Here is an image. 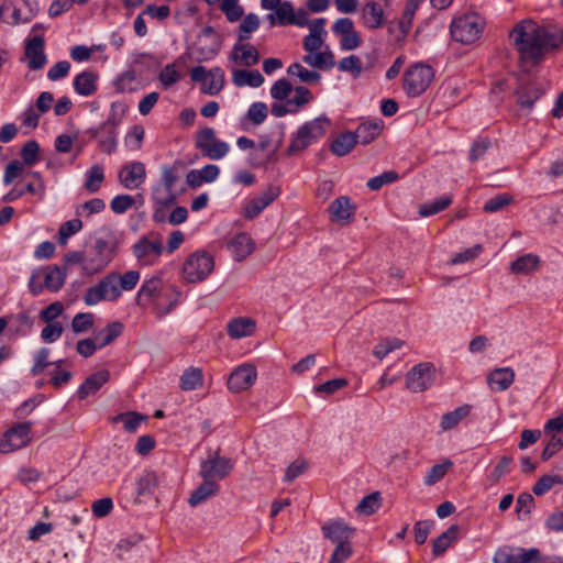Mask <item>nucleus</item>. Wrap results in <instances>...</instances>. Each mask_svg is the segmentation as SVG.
I'll return each mask as SVG.
<instances>
[{
    "instance_id": "nucleus-56",
    "label": "nucleus",
    "mask_w": 563,
    "mask_h": 563,
    "mask_svg": "<svg viewBox=\"0 0 563 563\" xmlns=\"http://www.w3.org/2000/svg\"><path fill=\"white\" fill-rule=\"evenodd\" d=\"M158 485V477L156 473L148 472L137 481L136 493L139 496L151 494Z\"/></svg>"
},
{
    "instance_id": "nucleus-35",
    "label": "nucleus",
    "mask_w": 563,
    "mask_h": 563,
    "mask_svg": "<svg viewBox=\"0 0 563 563\" xmlns=\"http://www.w3.org/2000/svg\"><path fill=\"white\" fill-rule=\"evenodd\" d=\"M218 492L219 485L216 482L203 479V483L192 492L188 503L191 507H196L217 495Z\"/></svg>"
},
{
    "instance_id": "nucleus-55",
    "label": "nucleus",
    "mask_w": 563,
    "mask_h": 563,
    "mask_svg": "<svg viewBox=\"0 0 563 563\" xmlns=\"http://www.w3.org/2000/svg\"><path fill=\"white\" fill-rule=\"evenodd\" d=\"M417 8L418 2L416 0H408L406 8L402 12V15L399 20V29L404 35H407L411 29L412 19Z\"/></svg>"
},
{
    "instance_id": "nucleus-21",
    "label": "nucleus",
    "mask_w": 563,
    "mask_h": 563,
    "mask_svg": "<svg viewBox=\"0 0 563 563\" xmlns=\"http://www.w3.org/2000/svg\"><path fill=\"white\" fill-rule=\"evenodd\" d=\"M280 195L278 186H269L257 197L249 200L244 207V217L246 219H254L266 207H268Z\"/></svg>"
},
{
    "instance_id": "nucleus-36",
    "label": "nucleus",
    "mask_w": 563,
    "mask_h": 563,
    "mask_svg": "<svg viewBox=\"0 0 563 563\" xmlns=\"http://www.w3.org/2000/svg\"><path fill=\"white\" fill-rule=\"evenodd\" d=\"M97 76L91 71H82L74 79V89L80 96H91L97 90Z\"/></svg>"
},
{
    "instance_id": "nucleus-18",
    "label": "nucleus",
    "mask_w": 563,
    "mask_h": 563,
    "mask_svg": "<svg viewBox=\"0 0 563 563\" xmlns=\"http://www.w3.org/2000/svg\"><path fill=\"white\" fill-rule=\"evenodd\" d=\"M539 556L540 552L534 548L529 550L504 548L496 552L494 563H534L539 560Z\"/></svg>"
},
{
    "instance_id": "nucleus-33",
    "label": "nucleus",
    "mask_w": 563,
    "mask_h": 563,
    "mask_svg": "<svg viewBox=\"0 0 563 563\" xmlns=\"http://www.w3.org/2000/svg\"><path fill=\"white\" fill-rule=\"evenodd\" d=\"M232 81L236 87L257 88L263 85L264 77L258 70L235 69L232 73Z\"/></svg>"
},
{
    "instance_id": "nucleus-3",
    "label": "nucleus",
    "mask_w": 563,
    "mask_h": 563,
    "mask_svg": "<svg viewBox=\"0 0 563 563\" xmlns=\"http://www.w3.org/2000/svg\"><path fill=\"white\" fill-rule=\"evenodd\" d=\"M125 112V104L121 102H112L107 120L98 128L87 130V133L98 141V146L101 152L111 155L117 151L118 126L122 122Z\"/></svg>"
},
{
    "instance_id": "nucleus-11",
    "label": "nucleus",
    "mask_w": 563,
    "mask_h": 563,
    "mask_svg": "<svg viewBox=\"0 0 563 563\" xmlns=\"http://www.w3.org/2000/svg\"><path fill=\"white\" fill-rule=\"evenodd\" d=\"M180 162H175L173 166H164L162 170V181L164 189L155 188L153 192L154 200L163 206L174 203L176 196L174 194V186L179 179L178 170Z\"/></svg>"
},
{
    "instance_id": "nucleus-60",
    "label": "nucleus",
    "mask_w": 563,
    "mask_h": 563,
    "mask_svg": "<svg viewBox=\"0 0 563 563\" xmlns=\"http://www.w3.org/2000/svg\"><path fill=\"white\" fill-rule=\"evenodd\" d=\"M40 152V145L36 141L26 142L21 150V158L23 161L22 164L26 166H33L37 162V156Z\"/></svg>"
},
{
    "instance_id": "nucleus-37",
    "label": "nucleus",
    "mask_w": 563,
    "mask_h": 563,
    "mask_svg": "<svg viewBox=\"0 0 563 563\" xmlns=\"http://www.w3.org/2000/svg\"><path fill=\"white\" fill-rule=\"evenodd\" d=\"M540 265V258L534 254H525L514 261L510 265V271L512 274L521 275L529 274L538 269Z\"/></svg>"
},
{
    "instance_id": "nucleus-1",
    "label": "nucleus",
    "mask_w": 563,
    "mask_h": 563,
    "mask_svg": "<svg viewBox=\"0 0 563 563\" xmlns=\"http://www.w3.org/2000/svg\"><path fill=\"white\" fill-rule=\"evenodd\" d=\"M510 40L519 53L522 67L538 64L545 52L558 47L563 31L555 26H540L532 20H522L510 32Z\"/></svg>"
},
{
    "instance_id": "nucleus-53",
    "label": "nucleus",
    "mask_w": 563,
    "mask_h": 563,
    "mask_svg": "<svg viewBox=\"0 0 563 563\" xmlns=\"http://www.w3.org/2000/svg\"><path fill=\"white\" fill-rule=\"evenodd\" d=\"M338 68L341 71L350 73L354 78H358L363 71L361 58L356 55L343 57L339 62Z\"/></svg>"
},
{
    "instance_id": "nucleus-50",
    "label": "nucleus",
    "mask_w": 563,
    "mask_h": 563,
    "mask_svg": "<svg viewBox=\"0 0 563 563\" xmlns=\"http://www.w3.org/2000/svg\"><path fill=\"white\" fill-rule=\"evenodd\" d=\"M404 344H405V342L400 339L386 338V339H383L378 344L375 345V347L373 350V354L378 360H383L385 356H387L393 351L400 349Z\"/></svg>"
},
{
    "instance_id": "nucleus-2",
    "label": "nucleus",
    "mask_w": 563,
    "mask_h": 563,
    "mask_svg": "<svg viewBox=\"0 0 563 563\" xmlns=\"http://www.w3.org/2000/svg\"><path fill=\"white\" fill-rule=\"evenodd\" d=\"M140 272L128 271L123 275L110 273L96 285L87 288L84 295V302L87 306H95L100 301H115L122 291H130L135 288L140 280Z\"/></svg>"
},
{
    "instance_id": "nucleus-19",
    "label": "nucleus",
    "mask_w": 563,
    "mask_h": 563,
    "mask_svg": "<svg viewBox=\"0 0 563 563\" xmlns=\"http://www.w3.org/2000/svg\"><path fill=\"white\" fill-rule=\"evenodd\" d=\"M257 372L251 364L238 366L228 378V387L233 393L249 389L256 380Z\"/></svg>"
},
{
    "instance_id": "nucleus-5",
    "label": "nucleus",
    "mask_w": 563,
    "mask_h": 563,
    "mask_svg": "<svg viewBox=\"0 0 563 563\" xmlns=\"http://www.w3.org/2000/svg\"><path fill=\"white\" fill-rule=\"evenodd\" d=\"M434 79V70L424 63L410 65L402 76V88L408 97L421 96Z\"/></svg>"
},
{
    "instance_id": "nucleus-10",
    "label": "nucleus",
    "mask_w": 563,
    "mask_h": 563,
    "mask_svg": "<svg viewBox=\"0 0 563 563\" xmlns=\"http://www.w3.org/2000/svg\"><path fill=\"white\" fill-rule=\"evenodd\" d=\"M190 78L195 82H201V91L210 96L218 95L225 81L224 70L220 67H213L208 71L203 66L192 67Z\"/></svg>"
},
{
    "instance_id": "nucleus-51",
    "label": "nucleus",
    "mask_w": 563,
    "mask_h": 563,
    "mask_svg": "<svg viewBox=\"0 0 563 563\" xmlns=\"http://www.w3.org/2000/svg\"><path fill=\"white\" fill-rule=\"evenodd\" d=\"M260 26V19L254 13H249L244 16L239 25V41L244 42L250 38L252 32L256 31Z\"/></svg>"
},
{
    "instance_id": "nucleus-8",
    "label": "nucleus",
    "mask_w": 563,
    "mask_h": 563,
    "mask_svg": "<svg viewBox=\"0 0 563 563\" xmlns=\"http://www.w3.org/2000/svg\"><path fill=\"white\" fill-rule=\"evenodd\" d=\"M484 30V20L475 14H464L453 20L451 35L454 41L462 44H472L479 38Z\"/></svg>"
},
{
    "instance_id": "nucleus-15",
    "label": "nucleus",
    "mask_w": 563,
    "mask_h": 563,
    "mask_svg": "<svg viewBox=\"0 0 563 563\" xmlns=\"http://www.w3.org/2000/svg\"><path fill=\"white\" fill-rule=\"evenodd\" d=\"M387 21L384 8L374 0L367 1L360 9V23L371 31L384 27Z\"/></svg>"
},
{
    "instance_id": "nucleus-45",
    "label": "nucleus",
    "mask_w": 563,
    "mask_h": 563,
    "mask_svg": "<svg viewBox=\"0 0 563 563\" xmlns=\"http://www.w3.org/2000/svg\"><path fill=\"white\" fill-rule=\"evenodd\" d=\"M145 419L146 416H143L135 411H128L114 416L111 419V421L113 423L122 422L123 429L126 432L134 433L139 429L141 422L144 421Z\"/></svg>"
},
{
    "instance_id": "nucleus-44",
    "label": "nucleus",
    "mask_w": 563,
    "mask_h": 563,
    "mask_svg": "<svg viewBox=\"0 0 563 563\" xmlns=\"http://www.w3.org/2000/svg\"><path fill=\"white\" fill-rule=\"evenodd\" d=\"M104 181V170L100 165H93L86 172L84 188L89 194L99 191Z\"/></svg>"
},
{
    "instance_id": "nucleus-6",
    "label": "nucleus",
    "mask_w": 563,
    "mask_h": 563,
    "mask_svg": "<svg viewBox=\"0 0 563 563\" xmlns=\"http://www.w3.org/2000/svg\"><path fill=\"white\" fill-rule=\"evenodd\" d=\"M114 254L115 245L113 242L97 239L86 253L85 273L93 275L101 272L112 262Z\"/></svg>"
},
{
    "instance_id": "nucleus-27",
    "label": "nucleus",
    "mask_w": 563,
    "mask_h": 563,
    "mask_svg": "<svg viewBox=\"0 0 563 563\" xmlns=\"http://www.w3.org/2000/svg\"><path fill=\"white\" fill-rule=\"evenodd\" d=\"M383 128L384 122L380 119H374L360 123L353 133L357 143L366 145L379 136Z\"/></svg>"
},
{
    "instance_id": "nucleus-25",
    "label": "nucleus",
    "mask_w": 563,
    "mask_h": 563,
    "mask_svg": "<svg viewBox=\"0 0 563 563\" xmlns=\"http://www.w3.org/2000/svg\"><path fill=\"white\" fill-rule=\"evenodd\" d=\"M255 243L245 232H241L228 242V250L238 262L245 260L253 251Z\"/></svg>"
},
{
    "instance_id": "nucleus-13",
    "label": "nucleus",
    "mask_w": 563,
    "mask_h": 563,
    "mask_svg": "<svg viewBox=\"0 0 563 563\" xmlns=\"http://www.w3.org/2000/svg\"><path fill=\"white\" fill-rule=\"evenodd\" d=\"M434 367L431 363L413 366L406 376V386L413 393H421L432 384Z\"/></svg>"
},
{
    "instance_id": "nucleus-4",
    "label": "nucleus",
    "mask_w": 563,
    "mask_h": 563,
    "mask_svg": "<svg viewBox=\"0 0 563 563\" xmlns=\"http://www.w3.org/2000/svg\"><path fill=\"white\" fill-rule=\"evenodd\" d=\"M330 125V120L325 115L316 118L301 125L287 148V154L292 155L303 151L317 140L321 139Z\"/></svg>"
},
{
    "instance_id": "nucleus-23",
    "label": "nucleus",
    "mask_w": 563,
    "mask_h": 563,
    "mask_svg": "<svg viewBox=\"0 0 563 563\" xmlns=\"http://www.w3.org/2000/svg\"><path fill=\"white\" fill-rule=\"evenodd\" d=\"M355 206L352 205L351 199L346 196L334 199L329 206L331 220L341 224H349L355 214Z\"/></svg>"
},
{
    "instance_id": "nucleus-47",
    "label": "nucleus",
    "mask_w": 563,
    "mask_h": 563,
    "mask_svg": "<svg viewBox=\"0 0 563 563\" xmlns=\"http://www.w3.org/2000/svg\"><path fill=\"white\" fill-rule=\"evenodd\" d=\"M453 467V462L450 459H444L442 463L433 465L427 473L423 483L427 486H432L440 482L446 473Z\"/></svg>"
},
{
    "instance_id": "nucleus-64",
    "label": "nucleus",
    "mask_w": 563,
    "mask_h": 563,
    "mask_svg": "<svg viewBox=\"0 0 563 563\" xmlns=\"http://www.w3.org/2000/svg\"><path fill=\"white\" fill-rule=\"evenodd\" d=\"M294 87L291 82L285 78L278 79L271 88V96L276 100H286Z\"/></svg>"
},
{
    "instance_id": "nucleus-58",
    "label": "nucleus",
    "mask_w": 563,
    "mask_h": 563,
    "mask_svg": "<svg viewBox=\"0 0 563 563\" xmlns=\"http://www.w3.org/2000/svg\"><path fill=\"white\" fill-rule=\"evenodd\" d=\"M220 8L230 22H236L243 15V8L239 0H222Z\"/></svg>"
},
{
    "instance_id": "nucleus-12",
    "label": "nucleus",
    "mask_w": 563,
    "mask_h": 563,
    "mask_svg": "<svg viewBox=\"0 0 563 563\" xmlns=\"http://www.w3.org/2000/svg\"><path fill=\"white\" fill-rule=\"evenodd\" d=\"M233 468L231 459L220 456L218 453L214 456L201 462L199 475L203 479L221 481L227 477Z\"/></svg>"
},
{
    "instance_id": "nucleus-59",
    "label": "nucleus",
    "mask_w": 563,
    "mask_h": 563,
    "mask_svg": "<svg viewBox=\"0 0 563 563\" xmlns=\"http://www.w3.org/2000/svg\"><path fill=\"white\" fill-rule=\"evenodd\" d=\"M181 76L175 64H167L159 73L158 79L164 88H169L180 80Z\"/></svg>"
},
{
    "instance_id": "nucleus-16",
    "label": "nucleus",
    "mask_w": 563,
    "mask_h": 563,
    "mask_svg": "<svg viewBox=\"0 0 563 563\" xmlns=\"http://www.w3.org/2000/svg\"><path fill=\"white\" fill-rule=\"evenodd\" d=\"M45 41L42 35L27 38L24 47V56L26 58L27 67L31 70L42 69L47 63L45 54Z\"/></svg>"
},
{
    "instance_id": "nucleus-61",
    "label": "nucleus",
    "mask_w": 563,
    "mask_h": 563,
    "mask_svg": "<svg viewBox=\"0 0 563 563\" xmlns=\"http://www.w3.org/2000/svg\"><path fill=\"white\" fill-rule=\"evenodd\" d=\"M534 499L531 494L522 493L516 501V511L519 519H526L532 511Z\"/></svg>"
},
{
    "instance_id": "nucleus-40",
    "label": "nucleus",
    "mask_w": 563,
    "mask_h": 563,
    "mask_svg": "<svg viewBox=\"0 0 563 563\" xmlns=\"http://www.w3.org/2000/svg\"><path fill=\"white\" fill-rule=\"evenodd\" d=\"M470 405L457 407L453 411L444 413L441 418L440 428L442 431H448L455 428L464 418L471 412Z\"/></svg>"
},
{
    "instance_id": "nucleus-46",
    "label": "nucleus",
    "mask_w": 563,
    "mask_h": 563,
    "mask_svg": "<svg viewBox=\"0 0 563 563\" xmlns=\"http://www.w3.org/2000/svg\"><path fill=\"white\" fill-rule=\"evenodd\" d=\"M287 74L289 76L298 77L299 81L303 84H316L321 79V75L318 71L309 70L299 63H292L289 65Z\"/></svg>"
},
{
    "instance_id": "nucleus-42",
    "label": "nucleus",
    "mask_w": 563,
    "mask_h": 563,
    "mask_svg": "<svg viewBox=\"0 0 563 563\" xmlns=\"http://www.w3.org/2000/svg\"><path fill=\"white\" fill-rule=\"evenodd\" d=\"M459 526L452 525L444 532H442L432 544V553L434 556L442 555L451 543L457 538Z\"/></svg>"
},
{
    "instance_id": "nucleus-38",
    "label": "nucleus",
    "mask_w": 563,
    "mask_h": 563,
    "mask_svg": "<svg viewBox=\"0 0 563 563\" xmlns=\"http://www.w3.org/2000/svg\"><path fill=\"white\" fill-rule=\"evenodd\" d=\"M203 385V374L198 367H189L180 376L179 387L184 391L195 390Z\"/></svg>"
},
{
    "instance_id": "nucleus-43",
    "label": "nucleus",
    "mask_w": 563,
    "mask_h": 563,
    "mask_svg": "<svg viewBox=\"0 0 563 563\" xmlns=\"http://www.w3.org/2000/svg\"><path fill=\"white\" fill-rule=\"evenodd\" d=\"M356 139L353 132H343L335 137L331 144V152L336 156H344L349 154L356 144Z\"/></svg>"
},
{
    "instance_id": "nucleus-28",
    "label": "nucleus",
    "mask_w": 563,
    "mask_h": 563,
    "mask_svg": "<svg viewBox=\"0 0 563 563\" xmlns=\"http://www.w3.org/2000/svg\"><path fill=\"white\" fill-rule=\"evenodd\" d=\"M327 20L324 18H318L310 22L309 24V34L303 40V48L308 53H312L318 51L322 44L323 38L322 35L325 34Z\"/></svg>"
},
{
    "instance_id": "nucleus-30",
    "label": "nucleus",
    "mask_w": 563,
    "mask_h": 563,
    "mask_svg": "<svg viewBox=\"0 0 563 563\" xmlns=\"http://www.w3.org/2000/svg\"><path fill=\"white\" fill-rule=\"evenodd\" d=\"M109 377L110 373L107 369H101L88 376L78 388V398L85 399L88 396L96 394L109 380Z\"/></svg>"
},
{
    "instance_id": "nucleus-22",
    "label": "nucleus",
    "mask_w": 563,
    "mask_h": 563,
    "mask_svg": "<svg viewBox=\"0 0 563 563\" xmlns=\"http://www.w3.org/2000/svg\"><path fill=\"white\" fill-rule=\"evenodd\" d=\"M321 530L324 538L334 544L350 543L355 530L347 526L342 519L330 520L322 525Z\"/></svg>"
},
{
    "instance_id": "nucleus-62",
    "label": "nucleus",
    "mask_w": 563,
    "mask_h": 563,
    "mask_svg": "<svg viewBox=\"0 0 563 563\" xmlns=\"http://www.w3.org/2000/svg\"><path fill=\"white\" fill-rule=\"evenodd\" d=\"M399 178V175L395 170H387L383 174L371 178L367 181V187L371 190H379L384 185L391 184Z\"/></svg>"
},
{
    "instance_id": "nucleus-39",
    "label": "nucleus",
    "mask_w": 563,
    "mask_h": 563,
    "mask_svg": "<svg viewBox=\"0 0 563 563\" xmlns=\"http://www.w3.org/2000/svg\"><path fill=\"white\" fill-rule=\"evenodd\" d=\"M302 59L307 65L319 69H331L334 66V55L331 51H316L305 55Z\"/></svg>"
},
{
    "instance_id": "nucleus-57",
    "label": "nucleus",
    "mask_w": 563,
    "mask_h": 563,
    "mask_svg": "<svg viewBox=\"0 0 563 563\" xmlns=\"http://www.w3.org/2000/svg\"><path fill=\"white\" fill-rule=\"evenodd\" d=\"M517 95H518V100H517L518 104L521 108L531 109L533 107V103L536 102V100L539 99L541 92L539 90L532 89L530 87H523L517 91Z\"/></svg>"
},
{
    "instance_id": "nucleus-14",
    "label": "nucleus",
    "mask_w": 563,
    "mask_h": 563,
    "mask_svg": "<svg viewBox=\"0 0 563 563\" xmlns=\"http://www.w3.org/2000/svg\"><path fill=\"white\" fill-rule=\"evenodd\" d=\"M163 244L161 240H151L142 236L133 245V254L142 265H153L163 253Z\"/></svg>"
},
{
    "instance_id": "nucleus-54",
    "label": "nucleus",
    "mask_w": 563,
    "mask_h": 563,
    "mask_svg": "<svg viewBox=\"0 0 563 563\" xmlns=\"http://www.w3.org/2000/svg\"><path fill=\"white\" fill-rule=\"evenodd\" d=\"M380 506V496L378 492L365 496L357 505L356 510L360 514L373 515Z\"/></svg>"
},
{
    "instance_id": "nucleus-20",
    "label": "nucleus",
    "mask_w": 563,
    "mask_h": 563,
    "mask_svg": "<svg viewBox=\"0 0 563 563\" xmlns=\"http://www.w3.org/2000/svg\"><path fill=\"white\" fill-rule=\"evenodd\" d=\"M195 49L198 54L197 60L199 62L209 60L218 54L220 43L211 26H206L202 30L198 36Z\"/></svg>"
},
{
    "instance_id": "nucleus-63",
    "label": "nucleus",
    "mask_w": 563,
    "mask_h": 563,
    "mask_svg": "<svg viewBox=\"0 0 563 563\" xmlns=\"http://www.w3.org/2000/svg\"><path fill=\"white\" fill-rule=\"evenodd\" d=\"M229 150L230 146L227 142L217 140L202 152V155L210 159L218 161L223 158L229 153Z\"/></svg>"
},
{
    "instance_id": "nucleus-34",
    "label": "nucleus",
    "mask_w": 563,
    "mask_h": 563,
    "mask_svg": "<svg viewBox=\"0 0 563 563\" xmlns=\"http://www.w3.org/2000/svg\"><path fill=\"white\" fill-rule=\"evenodd\" d=\"M255 330V322L250 318H236L227 325V332L232 339L250 336Z\"/></svg>"
},
{
    "instance_id": "nucleus-7",
    "label": "nucleus",
    "mask_w": 563,
    "mask_h": 563,
    "mask_svg": "<svg viewBox=\"0 0 563 563\" xmlns=\"http://www.w3.org/2000/svg\"><path fill=\"white\" fill-rule=\"evenodd\" d=\"M213 267V257L205 251H197L184 262L181 276L187 283H199L211 274Z\"/></svg>"
},
{
    "instance_id": "nucleus-41",
    "label": "nucleus",
    "mask_w": 563,
    "mask_h": 563,
    "mask_svg": "<svg viewBox=\"0 0 563 563\" xmlns=\"http://www.w3.org/2000/svg\"><path fill=\"white\" fill-rule=\"evenodd\" d=\"M123 331V324L119 321L109 323L104 329L96 334L92 339L96 341L98 349H102L111 344Z\"/></svg>"
},
{
    "instance_id": "nucleus-48",
    "label": "nucleus",
    "mask_w": 563,
    "mask_h": 563,
    "mask_svg": "<svg viewBox=\"0 0 563 563\" xmlns=\"http://www.w3.org/2000/svg\"><path fill=\"white\" fill-rule=\"evenodd\" d=\"M139 82L133 70H126L114 81L115 90L120 93H129L137 90Z\"/></svg>"
},
{
    "instance_id": "nucleus-32",
    "label": "nucleus",
    "mask_w": 563,
    "mask_h": 563,
    "mask_svg": "<svg viewBox=\"0 0 563 563\" xmlns=\"http://www.w3.org/2000/svg\"><path fill=\"white\" fill-rule=\"evenodd\" d=\"M180 291L175 285H166L162 294L157 297V303L155 308L161 313L170 312L179 301Z\"/></svg>"
},
{
    "instance_id": "nucleus-52",
    "label": "nucleus",
    "mask_w": 563,
    "mask_h": 563,
    "mask_svg": "<svg viewBox=\"0 0 563 563\" xmlns=\"http://www.w3.org/2000/svg\"><path fill=\"white\" fill-rule=\"evenodd\" d=\"M82 228V222L79 219H71L64 222L58 230V243L66 245L68 239L79 232Z\"/></svg>"
},
{
    "instance_id": "nucleus-9",
    "label": "nucleus",
    "mask_w": 563,
    "mask_h": 563,
    "mask_svg": "<svg viewBox=\"0 0 563 563\" xmlns=\"http://www.w3.org/2000/svg\"><path fill=\"white\" fill-rule=\"evenodd\" d=\"M33 422H20L9 428L0 440V452L11 453L26 446L31 442Z\"/></svg>"
},
{
    "instance_id": "nucleus-29",
    "label": "nucleus",
    "mask_w": 563,
    "mask_h": 563,
    "mask_svg": "<svg viewBox=\"0 0 563 563\" xmlns=\"http://www.w3.org/2000/svg\"><path fill=\"white\" fill-rule=\"evenodd\" d=\"M231 57L236 64L245 67L254 66L260 60L258 51L253 45L240 41L234 44Z\"/></svg>"
},
{
    "instance_id": "nucleus-26",
    "label": "nucleus",
    "mask_w": 563,
    "mask_h": 563,
    "mask_svg": "<svg viewBox=\"0 0 563 563\" xmlns=\"http://www.w3.org/2000/svg\"><path fill=\"white\" fill-rule=\"evenodd\" d=\"M44 282V290L57 292L65 284L66 269L56 265H49L38 269Z\"/></svg>"
},
{
    "instance_id": "nucleus-17",
    "label": "nucleus",
    "mask_w": 563,
    "mask_h": 563,
    "mask_svg": "<svg viewBox=\"0 0 563 563\" xmlns=\"http://www.w3.org/2000/svg\"><path fill=\"white\" fill-rule=\"evenodd\" d=\"M118 177L125 189H137L146 178L145 165L142 162L128 163L121 167Z\"/></svg>"
},
{
    "instance_id": "nucleus-49",
    "label": "nucleus",
    "mask_w": 563,
    "mask_h": 563,
    "mask_svg": "<svg viewBox=\"0 0 563 563\" xmlns=\"http://www.w3.org/2000/svg\"><path fill=\"white\" fill-rule=\"evenodd\" d=\"M452 203L449 196L440 197L431 202L423 203L419 207V214L421 217H430L445 210Z\"/></svg>"
},
{
    "instance_id": "nucleus-31",
    "label": "nucleus",
    "mask_w": 563,
    "mask_h": 563,
    "mask_svg": "<svg viewBox=\"0 0 563 563\" xmlns=\"http://www.w3.org/2000/svg\"><path fill=\"white\" fill-rule=\"evenodd\" d=\"M515 380V372L510 367L495 368L487 377L492 389L504 391L510 387Z\"/></svg>"
},
{
    "instance_id": "nucleus-24",
    "label": "nucleus",
    "mask_w": 563,
    "mask_h": 563,
    "mask_svg": "<svg viewBox=\"0 0 563 563\" xmlns=\"http://www.w3.org/2000/svg\"><path fill=\"white\" fill-rule=\"evenodd\" d=\"M163 280L158 276H153L144 280L140 287L136 296V302L140 306H145L152 302L154 306L157 303V297L162 294L164 287Z\"/></svg>"
}]
</instances>
